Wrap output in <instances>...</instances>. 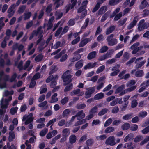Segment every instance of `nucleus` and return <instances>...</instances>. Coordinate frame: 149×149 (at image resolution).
Wrapping results in <instances>:
<instances>
[{
  "mask_svg": "<svg viewBox=\"0 0 149 149\" xmlns=\"http://www.w3.org/2000/svg\"><path fill=\"white\" fill-rule=\"evenodd\" d=\"M55 1V5H56V8H57L59 6L62 5L63 3V1L62 0H53Z\"/></svg>",
  "mask_w": 149,
  "mask_h": 149,
  "instance_id": "nucleus-32",
  "label": "nucleus"
},
{
  "mask_svg": "<svg viewBox=\"0 0 149 149\" xmlns=\"http://www.w3.org/2000/svg\"><path fill=\"white\" fill-rule=\"evenodd\" d=\"M62 135L63 136L67 137L70 134L69 129L68 128H65L62 131Z\"/></svg>",
  "mask_w": 149,
  "mask_h": 149,
  "instance_id": "nucleus-28",
  "label": "nucleus"
},
{
  "mask_svg": "<svg viewBox=\"0 0 149 149\" xmlns=\"http://www.w3.org/2000/svg\"><path fill=\"white\" fill-rule=\"evenodd\" d=\"M18 109L17 107L12 108L10 110V113L12 115H14L15 114Z\"/></svg>",
  "mask_w": 149,
  "mask_h": 149,
  "instance_id": "nucleus-49",
  "label": "nucleus"
},
{
  "mask_svg": "<svg viewBox=\"0 0 149 149\" xmlns=\"http://www.w3.org/2000/svg\"><path fill=\"white\" fill-rule=\"evenodd\" d=\"M115 27L114 26H112L109 28L106 31V33L107 35H108L111 33L115 29Z\"/></svg>",
  "mask_w": 149,
  "mask_h": 149,
  "instance_id": "nucleus-36",
  "label": "nucleus"
},
{
  "mask_svg": "<svg viewBox=\"0 0 149 149\" xmlns=\"http://www.w3.org/2000/svg\"><path fill=\"white\" fill-rule=\"evenodd\" d=\"M57 95V93H55L54 94L52 97L51 99L49 101V102L50 103H54L57 102L58 100V98L56 97Z\"/></svg>",
  "mask_w": 149,
  "mask_h": 149,
  "instance_id": "nucleus-25",
  "label": "nucleus"
},
{
  "mask_svg": "<svg viewBox=\"0 0 149 149\" xmlns=\"http://www.w3.org/2000/svg\"><path fill=\"white\" fill-rule=\"evenodd\" d=\"M15 135L13 132H10L9 133V140L10 141H12L15 138Z\"/></svg>",
  "mask_w": 149,
  "mask_h": 149,
  "instance_id": "nucleus-42",
  "label": "nucleus"
},
{
  "mask_svg": "<svg viewBox=\"0 0 149 149\" xmlns=\"http://www.w3.org/2000/svg\"><path fill=\"white\" fill-rule=\"evenodd\" d=\"M34 118L33 117V114L30 113L29 115H25L23 118L22 121H25V125H27L31 122Z\"/></svg>",
  "mask_w": 149,
  "mask_h": 149,
  "instance_id": "nucleus-6",
  "label": "nucleus"
},
{
  "mask_svg": "<svg viewBox=\"0 0 149 149\" xmlns=\"http://www.w3.org/2000/svg\"><path fill=\"white\" fill-rule=\"evenodd\" d=\"M120 0H111L109 2V4L111 5H114L118 3Z\"/></svg>",
  "mask_w": 149,
  "mask_h": 149,
  "instance_id": "nucleus-52",
  "label": "nucleus"
},
{
  "mask_svg": "<svg viewBox=\"0 0 149 149\" xmlns=\"http://www.w3.org/2000/svg\"><path fill=\"white\" fill-rule=\"evenodd\" d=\"M148 141H149V136H147L145 139L141 143L140 145H143L146 143Z\"/></svg>",
  "mask_w": 149,
  "mask_h": 149,
  "instance_id": "nucleus-63",
  "label": "nucleus"
},
{
  "mask_svg": "<svg viewBox=\"0 0 149 149\" xmlns=\"http://www.w3.org/2000/svg\"><path fill=\"white\" fill-rule=\"evenodd\" d=\"M87 139V136L86 135L82 136L79 140L80 143H82L84 141Z\"/></svg>",
  "mask_w": 149,
  "mask_h": 149,
  "instance_id": "nucleus-62",
  "label": "nucleus"
},
{
  "mask_svg": "<svg viewBox=\"0 0 149 149\" xmlns=\"http://www.w3.org/2000/svg\"><path fill=\"white\" fill-rule=\"evenodd\" d=\"M54 18L53 17H51L50 19H49L48 23V28H47L48 29H50L51 27L52 26V23L54 20Z\"/></svg>",
  "mask_w": 149,
  "mask_h": 149,
  "instance_id": "nucleus-39",
  "label": "nucleus"
},
{
  "mask_svg": "<svg viewBox=\"0 0 149 149\" xmlns=\"http://www.w3.org/2000/svg\"><path fill=\"white\" fill-rule=\"evenodd\" d=\"M125 88V86L124 85H122L119 86L118 88L116 90L115 92V94H117L120 92V91H122Z\"/></svg>",
  "mask_w": 149,
  "mask_h": 149,
  "instance_id": "nucleus-44",
  "label": "nucleus"
},
{
  "mask_svg": "<svg viewBox=\"0 0 149 149\" xmlns=\"http://www.w3.org/2000/svg\"><path fill=\"white\" fill-rule=\"evenodd\" d=\"M138 20L135 17L133 21L128 26L127 28L128 29H130L133 28L137 22Z\"/></svg>",
  "mask_w": 149,
  "mask_h": 149,
  "instance_id": "nucleus-18",
  "label": "nucleus"
},
{
  "mask_svg": "<svg viewBox=\"0 0 149 149\" xmlns=\"http://www.w3.org/2000/svg\"><path fill=\"white\" fill-rule=\"evenodd\" d=\"M97 108L98 107L97 106L94 107L91 109L90 113H92L93 114L96 113L97 111Z\"/></svg>",
  "mask_w": 149,
  "mask_h": 149,
  "instance_id": "nucleus-58",
  "label": "nucleus"
},
{
  "mask_svg": "<svg viewBox=\"0 0 149 149\" xmlns=\"http://www.w3.org/2000/svg\"><path fill=\"white\" fill-rule=\"evenodd\" d=\"M76 117H77L76 116V115L72 116L70 120L68 122H67L66 123V126H69V125L72 123Z\"/></svg>",
  "mask_w": 149,
  "mask_h": 149,
  "instance_id": "nucleus-51",
  "label": "nucleus"
},
{
  "mask_svg": "<svg viewBox=\"0 0 149 149\" xmlns=\"http://www.w3.org/2000/svg\"><path fill=\"white\" fill-rule=\"evenodd\" d=\"M88 1L87 0H85L82 3V7H81L79 8L78 10V12L79 13L82 12V17H84L86 14L87 12L86 9H85L86 8V6L87 4Z\"/></svg>",
  "mask_w": 149,
  "mask_h": 149,
  "instance_id": "nucleus-7",
  "label": "nucleus"
},
{
  "mask_svg": "<svg viewBox=\"0 0 149 149\" xmlns=\"http://www.w3.org/2000/svg\"><path fill=\"white\" fill-rule=\"evenodd\" d=\"M17 43H16L14 44L13 47V50L11 51L10 53V55L12 56L14 53V50L17 49Z\"/></svg>",
  "mask_w": 149,
  "mask_h": 149,
  "instance_id": "nucleus-56",
  "label": "nucleus"
},
{
  "mask_svg": "<svg viewBox=\"0 0 149 149\" xmlns=\"http://www.w3.org/2000/svg\"><path fill=\"white\" fill-rule=\"evenodd\" d=\"M130 127V125L127 123H126L122 125L121 128L123 130H126L128 129Z\"/></svg>",
  "mask_w": 149,
  "mask_h": 149,
  "instance_id": "nucleus-40",
  "label": "nucleus"
},
{
  "mask_svg": "<svg viewBox=\"0 0 149 149\" xmlns=\"http://www.w3.org/2000/svg\"><path fill=\"white\" fill-rule=\"evenodd\" d=\"M114 36L113 34H111L108 36L107 38L108 44L110 46H113L117 44V41L116 39H112Z\"/></svg>",
  "mask_w": 149,
  "mask_h": 149,
  "instance_id": "nucleus-8",
  "label": "nucleus"
},
{
  "mask_svg": "<svg viewBox=\"0 0 149 149\" xmlns=\"http://www.w3.org/2000/svg\"><path fill=\"white\" fill-rule=\"evenodd\" d=\"M134 136L133 134L130 133L126 136L124 139V142H127L128 141H130L132 140Z\"/></svg>",
  "mask_w": 149,
  "mask_h": 149,
  "instance_id": "nucleus-19",
  "label": "nucleus"
},
{
  "mask_svg": "<svg viewBox=\"0 0 149 149\" xmlns=\"http://www.w3.org/2000/svg\"><path fill=\"white\" fill-rule=\"evenodd\" d=\"M70 112V110L68 109H67L65 110L62 113V116L63 118L68 117Z\"/></svg>",
  "mask_w": 149,
  "mask_h": 149,
  "instance_id": "nucleus-27",
  "label": "nucleus"
},
{
  "mask_svg": "<svg viewBox=\"0 0 149 149\" xmlns=\"http://www.w3.org/2000/svg\"><path fill=\"white\" fill-rule=\"evenodd\" d=\"M143 75V72L142 70L137 71L135 73V76L138 77H140Z\"/></svg>",
  "mask_w": 149,
  "mask_h": 149,
  "instance_id": "nucleus-45",
  "label": "nucleus"
},
{
  "mask_svg": "<svg viewBox=\"0 0 149 149\" xmlns=\"http://www.w3.org/2000/svg\"><path fill=\"white\" fill-rule=\"evenodd\" d=\"M83 65V62L82 60H80L77 62L75 65V67L76 69L81 68Z\"/></svg>",
  "mask_w": 149,
  "mask_h": 149,
  "instance_id": "nucleus-31",
  "label": "nucleus"
},
{
  "mask_svg": "<svg viewBox=\"0 0 149 149\" xmlns=\"http://www.w3.org/2000/svg\"><path fill=\"white\" fill-rule=\"evenodd\" d=\"M135 83L134 80H132L130 81L126 84L127 86L129 88L123 91L120 93V95L122 96L126 93L127 92H131L135 89L136 88V86L134 85Z\"/></svg>",
  "mask_w": 149,
  "mask_h": 149,
  "instance_id": "nucleus-3",
  "label": "nucleus"
},
{
  "mask_svg": "<svg viewBox=\"0 0 149 149\" xmlns=\"http://www.w3.org/2000/svg\"><path fill=\"white\" fill-rule=\"evenodd\" d=\"M137 105V102L136 100L133 99L132 101L131 107L132 108L135 107Z\"/></svg>",
  "mask_w": 149,
  "mask_h": 149,
  "instance_id": "nucleus-61",
  "label": "nucleus"
},
{
  "mask_svg": "<svg viewBox=\"0 0 149 149\" xmlns=\"http://www.w3.org/2000/svg\"><path fill=\"white\" fill-rule=\"evenodd\" d=\"M13 91H11L9 92L5 91L3 97L0 101V105L2 109H6L9 104V101H11L12 97L11 95L13 94ZM6 112L5 110L0 109V115H2Z\"/></svg>",
  "mask_w": 149,
  "mask_h": 149,
  "instance_id": "nucleus-1",
  "label": "nucleus"
},
{
  "mask_svg": "<svg viewBox=\"0 0 149 149\" xmlns=\"http://www.w3.org/2000/svg\"><path fill=\"white\" fill-rule=\"evenodd\" d=\"M105 79L104 77H103L99 78L98 80V82L99 84L97 87L96 88L97 90H99L101 89L104 86V80Z\"/></svg>",
  "mask_w": 149,
  "mask_h": 149,
  "instance_id": "nucleus-12",
  "label": "nucleus"
},
{
  "mask_svg": "<svg viewBox=\"0 0 149 149\" xmlns=\"http://www.w3.org/2000/svg\"><path fill=\"white\" fill-rule=\"evenodd\" d=\"M104 94L102 93H100L96 95L94 97L95 99L97 100L102 98L104 97Z\"/></svg>",
  "mask_w": 149,
  "mask_h": 149,
  "instance_id": "nucleus-30",
  "label": "nucleus"
},
{
  "mask_svg": "<svg viewBox=\"0 0 149 149\" xmlns=\"http://www.w3.org/2000/svg\"><path fill=\"white\" fill-rule=\"evenodd\" d=\"M107 136L105 135H102L96 137V138L98 140H103L106 139Z\"/></svg>",
  "mask_w": 149,
  "mask_h": 149,
  "instance_id": "nucleus-54",
  "label": "nucleus"
},
{
  "mask_svg": "<svg viewBox=\"0 0 149 149\" xmlns=\"http://www.w3.org/2000/svg\"><path fill=\"white\" fill-rule=\"evenodd\" d=\"M93 38V36H91L90 38L84 39L82 40L79 44V46L80 47H82L85 46L88 42L91 41Z\"/></svg>",
  "mask_w": 149,
  "mask_h": 149,
  "instance_id": "nucleus-13",
  "label": "nucleus"
},
{
  "mask_svg": "<svg viewBox=\"0 0 149 149\" xmlns=\"http://www.w3.org/2000/svg\"><path fill=\"white\" fill-rule=\"evenodd\" d=\"M56 118H54V119L50 120L48 122L47 124L46 125V126L47 127H48L51 125H53V124L54 123L56 122Z\"/></svg>",
  "mask_w": 149,
  "mask_h": 149,
  "instance_id": "nucleus-60",
  "label": "nucleus"
},
{
  "mask_svg": "<svg viewBox=\"0 0 149 149\" xmlns=\"http://www.w3.org/2000/svg\"><path fill=\"white\" fill-rule=\"evenodd\" d=\"M41 28H39L37 31H34L32 35H31L29 37V39L30 40L35 35L37 36L39 33H40V30L41 29Z\"/></svg>",
  "mask_w": 149,
  "mask_h": 149,
  "instance_id": "nucleus-37",
  "label": "nucleus"
},
{
  "mask_svg": "<svg viewBox=\"0 0 149 149\" xmlns=\"http://www.w3.org/2000/svg\"><path fill=\"white\" fill-rule=\"evenodd\" d=\"M112 121V120L111 118H109L105 122L104 126V127H107L109 126Z\"/></svg>",
  "mask_w": 149,
  "mask_h": 149,
  "instance_id": "nucleus-53",
  "label": "nucleus"
},
{
  "mask_svg": "<svg viewBox=\"0 0 149 149\" xmlns=\"http://www.w3.org/2000/svg\"><path fill=\"white\" fill-rule=\"evenodd\" d=\"M85 114L83 112V111L82 110L78 112L76 115V116L77 117V119L78 120L84 118L85 117Z\"/></svg>",
  "mask_w": 149,
  "mask_h": 149,
  "instance_id": "nucleus-17",
  "label": "nucleus"
},
{
  "mask_svg": "<svg viewBox=\"0 0 149 149\" xmlns=\"http://www.w3.org/2000/svg\"><path fill=\"white\" fill-rule=\"evenodd\" d=\"M71 72V70H67L62 76L63 81L65 84L70 82L72 81L71 79L72 76L70 74Z\"/></svg>",
  "mask_w": 149,
  "mask_h": 149,
  "instance_id": "nucleus-4",
  "label": "nucleus"
},
{
  "mask_svg": "<svg viewBox=\"0 0 149 149\" xmlns=\"http://www.w3.org/2000/svg\"><path fill=\"white\" fill-rule=\"evenodd\" d=\"M105 0H98L97 3L93 9L92 12H94L96 11L100 7V4L102 3Z\"/></svg>",
  "mask_w": 149,
  "mask_h": 149,
  "instance_id": "nucleus-20",
  "label": "nucleus"
},
{
  "mask_svg": "<svg viewBox=\"0 0 149 149\" xmlns=\"http://www.w3.org/2000/svg\"><path fill=\"white\" fill-rule=\"evenodd\" d=\"M86 122L85 119H83L81 120H79L76 122L75 124V126H77L84 123Z\"/></svg>",
  "mask_w": 149,
  "mask_h": 149,
  "instance_id": "nucleus-46",
  "label": "nucleus"
},
{
  "mask_svg": "<svg viewBox=\"0 0 149 149\" xmlns=\"http://www.w3.org/2000/svg\"><path fill=\"white\" fill-rule=\"evenodd\" d=\"M97 65V63L96 62H95L93 64L91 63H89L84 66V69L92 68L95 67Z\"/></svg>",
  "mask_w": 149,
  "mask_h": 149,
  "instance_id": "nucleus-23",
  "label": "nucleus"
},
{
  "mask_svg": "<svg viewBox=\"0 0 149 149\" xmlns=\"http://www.w3.org/2000/svg\"><path fill=\"white\" fill-rule=\"evenodd\" d=\"M63 15V13L60 11H57L55 14L56 19H58L61 18Z\"/></svg>",
  "mask_w": 149,
  "mask_h": 149,
  "instance_id": "nucleus-38",
  "label": "nucleus"
},
{
  "mask_svg": "<svg viewBox=\"0 0 149 149\" xmlns=\"http://www.w3.org/2000/svg\"><path fill=\"white\" fill-rule=\"evenodd\" d=\"M114 130V128L112 127H109L106 128L104 131L105 133H108L113 132Z\"/></svg>",
  "mask_w": 149,
  "mask_h": 149,
  "instance_id": "nucleus-35",
  "label": "nucleus"
},
{
  "mask_svg": "<svg viewBox=\"0 0 149 149\" xmlns=\"http://www.w3.org/2000/svg\"><path fill=\"white\" fill-rule=\"evenodd\" d=\"M113 52V50H109L106 54L100 56L99 58V60L101 61L111 57V54Z\"/></svg>",
  "mask_w": 149,
  "mask_h": 149,
  "instance_id": "nucleus-11",
  "label": "nucleus"
},
{
  "mask_svg": "<svg viewBox=\"0 0 149 149\" xmlns=\"http://www.w3.org/2000/svg\"><path fill=\"white\" fill-rule=\"evenodd\" d=\"M147 115V113L146 111H142L139 112L138 116L139 117L144 118Z\"/></svg>",
  "mask_w": 149,
  "mask_h": 149,
  "instance_id": "nucleus-41",
  "label": "nucleus"
},
{
  "mask_svg": "<svg viewBox=\"0 0 149 149\" xmlns=\"http://www.w3.org/2000/svg\"><path fill=\"white\" fill-rule=\"evenodd\" d=\"M144 20L142 19L139 22L138 27L139 31H141L144 29H147L149 26V23L148 22L144 23Z\"/></svg>",
  "mask_w": 149,
  "mask_h": 149,
  "instance_id": "nucleus-5",
  "label": "nucleus"
},
{
  "mask_svg": "<svg viewBox=\"0 0 149 149\" xmlns=\"http://www.w3.org/2000/svg\"><path fill=\"white\" fill-rule=\"evenodd\" d=\"M105 66L104 65H102L99 67L97 70L96 72L97 74H98L102 72L105 69Z\"/></svg>",
  "mask_w": 149,
  "mask_h": 149,
  "instance_id": "nucleus-47",
  "label": "nucleus"
},
{
  "mask_svg": "<svg viewBox=\"0 0 149 149\" xmlns=\"http://www.w3.org/2000/svg\"><path fill=\"white\" fill-rule=\"evenodd\" d=\"M77 137L74 135H72L69 137V141L70 144H72L75 143Z\"/></svg>",
  "mask_w": 149,
  "mask_h": 149,
  "instance_id": "nucleus-22",
  "label": "nucleus"
},
{
  "mask_svg": "<svg viewBox=\"0 0 149 149\" xmlns=\"http://www.w3.org/2000/svg\"><path fill=\"white\" fill-rule=\"evenodd\" d=\"M146 0H143L141 3L140 6V8L141 9H143L145 8L147 5L148 3L146 1Z\"/></svg>",
  "mask_w": 149,
  "mask_h": 149,
  "instance_id": "nucleus-34",
  "label": "nucleus"
},
{
  "mask_svg": "<svg viewBox=\"0 0 149 149\" xmlns=\"http://www.w3.org/2000/svg\"><path fill=\"white\" fill-rule=\"evenodd\" d=\"M86 89L87 91L91 93V94L92 95V94L95 92V88L94 87H92L91 88H87Z\"/></svg>",
  "mask_w": 149,
  "mask_h": 149,
  "instance_id": "nucleus-59",
  "label": "nucleus"
},
{
  "mask_svg": "<svg viewBox=\"0 0 149 149\" xmlns=\"http://www.w3.org/2000/svg\"><path fill=\"white\" fill-rule=\"evenodd\" d=\"M7 148L8 149H17V146H15L14 144H12L10 146L9 143H8L7 145Z\"/></svg>",
  "mask_w": 149,
  "mask_h": 149,
  "instance_id": "nucleus-64",
  "label": "nucleus"
},
{
  "mask_svg": "<svg viewBox=\"0 0 149 149\" xmlns=\"http://www.w3.org/2000/svg\"><path fill=\"white\" fill-rule=\"evenodd\" d=\"M139 45V43L137 42L134 43L131 46L130 48L131 49L133 50L132 52V54H135L139 50L143 48L142 46H140L139 47H138Z\"/></svg>",
  "mask_w": 149,
  "mask_h": 149,
  "instance_id": "nucleus-9",
  "label": "nucleus"
},
{
  "mask_svg": "<svg viewBox=\"0 0 149 149\" xmlns=\"http://www.w3.org/2000/svg\"><path fill=\"white\" fill-rule=\"evenodd\" d=\"M132 114H126L123 117V119L124 120H128L132 118Z\"/></svg>",
  "mask_w": 149,
  "mask_h": 149,
  "instance_id": "nucleus-43",
  "label": "nucleus"
},
{
  "mask_svg": "<svg viewBox=\"0 0 149 149\" xmlns=\"http://www.w3.org/2000/svg\"><path fill=\"white\" fill-rule=\"evenodd\" d=\"M96 55V52L95 51H93L91 52L88 54L87 56V58L88 59L91 60L95 58Z\"/></svg>",
  "mask_w": 149,
  "mask_h": 149,
  "instance_id": "nucleus-26",
  "label": "nucleus"
},
{
  "mask_svg": "<svg viewBox=\"0 0 149 149\" xmlns=\"http://www.w3.org/2000/svg\"><path fill=\"white\" fill-rule=\"evenodd\" d=\"M48 131V129L46 128L44 129L40 133V135L41 136H44Z\"/></svg>",
  "mask_w": 149,
  "mask_h": 149,
  "instance_id": "nucleus-48",
  "label": "nucleus"
},
{
  "mask_svg": "<svg viewBox=\"0 0 149 149\" xmlns=\"http://www.w3.org/2000/svg\"><path fill=\"white\" fill-rule=\"evenodd\" d=\"M74 56L70 59L71 62H75L77 60L80 59L81 57L80 55L78 54H76V53H74Z\"/></svg>",
  "mask_w": 149,
  "mask_h": 149,
  "instance_id": "nucleus-24",
  "label": "nucleus"
},
{
  "mask_svg": "<svg viewBox=\"0 0 149 149\" xmlns=\"http://www.w3.org/2000/svg\"><path fill=\"white\" fill-rule=\"evenodd\" d=\"M149 132V125L142 130V132L143 134H146Z\"/></svg>",
  "mask_w": 149,
  "mask_h": 149,
  "instance_id": "nucleus-57",
  "label": "nucleus"
},
{
  "mask_svg": "<svg viewBox=\"0 0 149 149\" xmlns=\"http://www.w3.org/2000/svg\"><path fill=\"white\" fill-rule=\"evenodd\" d=\"M119 66V65H117L112 68V70L113 72L111 73L110 75L111 76H115L119 72V70L118 69Z\"/></svg>",
  "mask_w": 149,
  "mask_h": 149,
  "instance_id": "nucleus-16",
  "label": "nucleus"
},
{
  "mask_svg": "<svg viewBox=\"0 0 149 149\" xmlns=\"http://www.w3.org/2000/svg\"><path fill=\"white\" fill-rule=\"evenodd\" d=\"M77 2V0H71V3L72 5H70L66 8V13H67L69 10L70 8L71 9L72 8L75 6Z\"/></svg>",
  "mask_w": 149,
  "mask_h": 149,
  "instance_id": "nucleus-21",
  "label": "nucleus"
},
{
  "mask_svg": "<svg viewBox=\"0 0 149 149\" xmlns=\"http://www.w3.org/2000/svg\"><path fill=\"white\" fill-rule=\"evenodd\" d=\"M107 10V7L106 6H102L98 11V15H101L103 14Z\"/></svg>",
  "mask_w": 149,
  "mask_h": 149,
  "instance_id": "nucleus-29",
  "label": "nucleus"
},
{
  "mask_svg": "<svg viewBox=\"0 0 149 149\" xmlns=\"http://www.w3.org/2000/svg\"><path fill=\"white\" fill-rule=\"evenodd\" d=\"M130 130L133 131H136L138 128V126L137 125L135 124H133L131 126H130Z\"/></svg>",
  "mask_w": 149,
  "mask_h": 149,
  "instance_id": "nucleus-50",
  "label": "nucleus"
},
{
  "mask_svg": "<svg viewBox=\"0 0 149 149\" xmlns=\"http://www.w3.org/2000/svg\"><path fill=\"white\" fill-rule=\"evenodd\" d=\"M3 72H0V88L1 89L6 87V81H8L10 82L14 81L17 76V74L15 73L12 75L11 78L10 79L9 75H6L3 76Z\"/></svg>",
  "mask_w": 149,
  "mask_h": 149,
  "instance_id": "nucleus-2",
  "label": "nucleus"
},
{
  "mask_svg": "<svg viewBox=\"0 0 149 149\" xmlns=\"http://www.w3.org/2000/svg\"><path fill=\"white\" fill-rule=\"evenodd\" d=\"M100 123V121L98 119L94 120L92 123V126L99 125Z\"/></svg>",
  "mask_w": 149,
  "mask_h": 149,
  "instance_id": "nucleus-55",
  "label": "nucleus"
},
{
  "mask_svg": "<svg viewBox=\"0 0 149 149\" xmlns=\"http://www.w3.org/2000/svg\"><path fill=\"white\" fill-rule=\"evenodd\" d=\"M84 94V92L81 91L80 89H77L76 90H74L70 93V95L72 96L73 95H77L79 96H81Z\"/></svg>",
  "mask_w": 149,
  "mask_h": 149,
  "instance_id": "nucleus-14",
  "label": "nucleus"
},
{
  "mask_svg": "<svg viewBox=\"0 0 149 149\" xmlns=\"http://www.w3.org/2000/svg\"><path fill=\"white\" fill-rule=\"evenodd\" d=\"M105 143L106 144L109 145L111 146H113L116 144L115 141V138L113 136H111L109 137L106 139Z\"/></svg>",
  "mask_w": 149,
  "mask_h": 149,
  "instance_id": "nucleus-10",
  "label": "nucleus"
},
{
  "mask_svg": "<svg viewBox=\"0 0 149 149\" xmlns=\"http://www.w3.org/2000/svg\"><path fill=\"white\" fill-rule=\"evenodd\" d=\"M16 5L15 4H13L9 8L8 12V17H12L13 15L14 11L13 10V9L15 8L16 6Z\"/></svg>",
  "mask_w": 149,
  "mask_h": 149,
  "instance_id": "nucleus-15",
  "label": "nucleus"
},
{
  "mask_svg": "<svg viewBox=\"0 0 149 149\" xmlns=\"http://www.w3.org/2000/svg\"><path fill=\"white\" fill-rule=\"evenodd\" d=\"M127 148V149H133L134 147L132 145V143L131 142H130L125 143L124 146V148Z\"/></svg>",
  "mask_w": 149,
  "mask_h": 149,
  "instance_id": "nucleus-33",
  "label": "nucleus"
}]
</instances>
